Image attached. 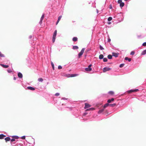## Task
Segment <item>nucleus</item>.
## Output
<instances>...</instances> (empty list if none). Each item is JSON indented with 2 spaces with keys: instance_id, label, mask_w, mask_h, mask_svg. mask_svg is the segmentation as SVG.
Wrapping results in <instances>:
<instances>
[{
  "instance_id": "obj_1",
  "label": "nucleus",
  "mask_w": 146,
  "mask_h": 146,
  "mask_svg": "<svg viewBox=\"0 0 146 146\" xmlns=\"http://www.w3.org/2000/svg\"><path fill=\"white\" fill-rule=\"evenodd\" d=\"M116 17L119 20V21H123L124 18L123 13L121 12L117 13L116 15Z\"/></svg>"
},
{
  "instance_id": "obj_2",
  "label": "nucleus",
  "mask_w": 146,
  "mask_h": 146,
  "mask_svg": "<svg viewBox=\"0 0 146 146\" xmlns=\"http://www.w3.org/2000/svg\"><path fill=\"white\" fill-rule=\"evenodd\" d=\"M57 31L56 30H55L53 34L52 38V41L53 43H54L55 41L56 35H57Z\"/></svg>"
},
{
  "instance_id": "obj_3",
  "label": "nucleus",
  "mask_w": 146,
  "mask_h": 146,
  "mask_svg": "<svg viewBox=\"0 0 146 146\" xmlns=\"http://www.w3.org/2000/svg\"><path fill=\"white\" fill-rule=\"evenodd\" d=\"M85 48H83L81 51L78 54V58H80L83 54L85 50Z\"/></svg>"
},
{
  "instance_id": "obj_4",
  "label": "nucleus",
  "mask_w": 146,
  "mask_h": 146,
  "mask_svg": "<svg viewBox=\"0 0 146 146\" xmlns=\"http://www.w3.org/2000/svg\"><path fill=\"white\" fill-rule=\"evenodd\" d=\"M139 91V90L137 89H131L129 90H128L126 92L128 94H130L133 92H136Z\"/></svg>"
},
{
  "instance_id": "obj_5",
  "label": "nucleus",
  "mask_w": 146,
  "mask_h": 146,
  "mask_svg": "<svg viewBox=\"0 0 146 146\" xmlns=\"http://www.w3.org/2000/svg\"><path fill=\"white\" fill-rule=\"evenodd\" d=\"M111 69V68H110L108 67H105L103 68V71L104 72H105L107 71L110 70Z\"/></svg>"
},
{
  "instance_id": "obj_6",
  "label": "nucleus",
  "mask_w": 146,
  "mask_h": 146,
  "mask_svg": "<svg viewBox=\"0 0 146 146\" xmlns=\"http://www.w3.org/2000/svg\"><path fill=\"white\" fill-rule=\"evenodd\" d=\"M91 107V105L87 103H85L84 109H86L88 108Z\"/></svg>"
},
{
  "instance_id": "obj_7",
  "label": "nucleus",
  "mask_w": 146,
  "mask_h": 146,
  "mask_svg": "<svg viewBox=\"0 0 146 146\" xmlns=\"http://www.w3.org/2000/svg\"><path fill=\"white\" fill-rule=\"evenodd\" d=\"M112 55L113 56L115 57H117L119 55L118 53H116L114 52H112Z\"/></svg>"
},
{
  "instance_id": "obj_8",
  "label": "nucleus",
  "mask_w": 146,
  "mask_h": 146,
  "mask_svg": "<svg viewBox=\"0 0 146 146\" xmlns=\"http://www.w3.org/2000/svg\"><path fill=\"white\" fill-rule=\"evenodd\" d=\"M27 88L28 90H29L32 91H34L35 90V88L31 86L27 87Z\"/></svg>"
},
{
  "instance_id": "obj_9",
  "label": "nucleus",
  "mask_w": 146,
  "mask_h": 146,
  "mask_svg": "<svg viewBox=\"0 0 146 146\" xmlns=\"http://www.w3.org/2000/svg\"><path fill=\"white\" fill-rule=\"evenodd\" d=\"M17 75H18V77L19 78H22L23 76V74L21 72H18Z\"/></svg>"
},
{
  "instance_id": "obj_10",
  "label": "nucleus",
  "mask_w": 146,
  "mask_h": 146,
  "mask_svg": "<svg viewBox=\"0 0 146 146\" xmlns=\"http://www.w3.org/2000/svg\"><path fill=\"white\" fill-rule=\"evenodd\" d=\"M85 70L86 72H90L92 70V68H85Z\"/></svg>"
},
{
  "instance_id": "obj_11",
  "label": "nucleus",
  "mask_w": 146,
  "mask_h": 146,
  "mask_svg": "<svg viewBox=\"0 0 146 146\" xmlns=\"http://www.w3.org/2000/svg\"><path fill=\"white\" fill-rule=\"evenodd\" d=\"M0 65L3 68H7L9 67V66L8 65H4L3 64H0Z\"/></svg>"
},
{
  "instance_id": "obj_12",
  "label": "nucleus",
  "mask_w": 146,
  "mask_h": 146,
  "mask_svg": "<svg viewBox=\"0 0 146 146\" xmlns=\"http://www.w3.org/2000/svg\"><path fill=\"white\" fill-rule=\"evenodd\" d=\"M114 100V98H112L111 99H108L107 101V102L108 103H111L112 101H113Z\"/></svg>"
},
{
  "instance_id": "obj_13",
  "label": "nucleus",
  "mask_w": 146,
  "mask_h": 146,
  "mask_svg": "<svg viewBox=\"0 0 146 146\" xmlns=\"http://www.w3.org/2000/svg\"><path fill=\"white\" fill-rule=\"evenodd\" d=\"M62 16L61 15L59 17H58V19L57 20V21L56 22V25H57L58 23H59V21L60 20V19L62 18Z\"/></svg>"
},
{
  "instance_id": "obj_14",
  "label": "nucleus",
  "mask_w": 146,
  "mask_h": 146,
  "mask_svg": "<svg viewBox=\"0 0 146 146\" xmlns=\"http://www.w3.org/2000/svg\"><path fill=\"white\" fill-rule=\"evenodd\" d=\"M104 110V108H103L101 109L98 112V113L99 114H100L103 112Z\"/></svg>"
},
{
  "instance_id": "obj_15",
  "label": "nucleus",
  "mask_w": 146,
  "mask_h": 146,
  "mask_svg": "<svg viewBox=\"0 0 146 146\" xmlns=\"http://www.w3.org/2000/svg\"><path fill=\"white\" fill-rule=\"evenodd\" d=\"M5 140L6 142L9 141L11 140V138L9 137H7L5 138Z\"/></svg>"
},
{
  "instance_id": "obj_16",
  "label": "nucleus",
  "mask_w": 146,
  "mask_h": 146,
  "mask_svg": "<svg viewBox=\"0 0 146 146\" xmlns=\"http://www.w3.org/2000/svg\"><path fill=\"white\" fill-rule=\"evenodd\" d=\"M124 59L125 60H127L129 62H130L131 60V58H128V57H125V58H124Z\"/></svg>"
},
{
  "instance_id": "obj_17",
  "label": "nucleus",
  "mask_w": 146,
  "mask_h": 146,
  "mask_svg": "<svg viewBox=\"0 0 146 146\" xmlns=\"http://www.w3.org/2000/svg\"><path fill=\"white\" fill-rule=\"evenodd\" d=\"M5 136H6L5 135L3 134H0V139H3L4 137Z\"/></svg>"
},
{
  "instance_id": "obj_18",
  "label": "nucleus",
  "mask_w": 146,
  "mask_h": 146,
  "mask_svg": "<svg viewBox=\"0 0 146 146\" xmlns=\"http://www.w3.org/2000/svg\"><path fill=\"white\" fill-rule=\"evenodd\" d=\"M78 38L76 37H74L72 38V40L74 42H76L78 40Z\"/></svg>"
},
{
  "instance_id": "obj_19",
  "label": "nucleus",
  "mask_w": 146,
  "mask_h": 146,
  "mask_svg": "<svg viewBox=\"0 0 146 146\" xmlns=\"http://www.w3.org/2000/svg\"><path fill=\"white\" fill-rule=\"evenodd\" d=\"M109 106V104L108 103L104 105L103 106V108L104 109L108 106Z\"/></svg>"
},
{
  "instance_id": "obj_20",
  "label": "nucleus",
  "mask_w": 146,
  "mask_h": 146,
  "mask_svg": "<svg viewBox=\"0 0 146 146\" xmlns=\"http://www.w3.org/2000/svg\"><path fill=\"white\" fill-rule=\"evenodd\" d=\"M125 4L123 2H122L121 3H120V7L122 8L123 7L124 5Z\"/></svg>"
},
{
  "instance_id": "obj_21",
  "label": "nucleus",
  "mask_w": 146,
  "mask_h": 146,
  "mask_svg": "<svg viewBox=\"0 0 146 146\" xmlns=\"http://www.w3.org/2000/svg\"><path fill=\"white\" fill-rule=\"evenodd\" d=\"M78 47L77 46H73L72 49L74 50L78 49Z\"/></svg>"
},
{
  "instance_id": "obj_22",
  "label": "nucleus",
  "mask_w": 146,
  "mask_h": 146,
  "mask_svg": "<svg viewBox=\"0 0 146 146\" xmlns=\"http://www.w3.org/2000/svg\"><path fill=\"white\" fill-rule=\"evenodd\" d=\"M146 54V49L143 50L141 54V55H144Z\"/></svg>"
},
{
  "instance_id": "obj_23",
  "label": "nucleus",
  "mask_w": 146,
  "mask_h": 146,
  "mask_svg": "<svg viewBox=\"0 0 146 146\" xmlns=\"http://www.w3.org/2000/svg\"><path fill=\"white\" fill-rule=\"evenodd\" d=\"M112 55H111V54H109L108 55L107 57L109 59H112Z\"/></svg>"
},
{
  "instance_id": "obj_24",
  "label": "nucleus",
  "mask_w": 146,
  "mask_h": 146,
  "mask_svg": "<svg viewBox=\"0 0 146 146\" xmlns=\"http://www.w3.org/2000/svg\"><path fill=\"white\" fill-rule=\"evenodd\" d=\"M95 109L94 108H88V109H87L86 110V111H90V110H93Z\"/></svg>"
},
{
  "instance_id": "obj_25",
  "label": "nucleus",
  "mask_w": 146,
  "mask_h": 146,
  "mask_svg": "<svg viewBox=\"0 0 146 146\" xmlns=\"http://www.w3.org/2000/svg\"><path fill=\"white\" fill-rule=\"evenodd\" d=\"M104 58V55L102 54H101L99 55V58L100 59H102Z\"/></svg>"
},
{
  "instance_id": "obj_26",
  "label": "nucleus",
  "mask_w": 146,
  "mask_h": 146,
  "mask_svg": "<svg viewBox=\"0 0 146 146\" xmlns=\"http://www.w3.org/2000/svg\"><path fill=\"white\" fill-rule=\"evenodd\" d=\"M78 75V74H71V77H74L75 76H76Z\"/></svg>"
},
{
  "instance_id": "obj_27",
  "label": "nucleus",
  "mask_w": 146,
  "mask_h": 146,
  "mask_svg": "<svg viewBox=\"0 0 146 146\" xmlns=\"http://www.w3.org/2000/svg\"><path fill=\"white\" fill-rule=\"evenodd\" d=\"M116 105L115 103H114L113 104H109V106L111 107H113L115 106Z\"/></svg>"
},
{
  "instance_id": "obj_28",
  "label": "nucleus",
  "mask_w": 146,
  "mask_h": 146,
  "mask_svg": "<svg viewBox=\"0 0 146 146\" xmlns=\"http://www.w3.org/2000/svg\"><path fill=\"white\" fill-rule=\"evenodd\" d=\"M12 137L14 138L15 139H18L19 138V137L17 135H13L12 136Z\"/></svg>"
},
{
  "instance_id": "obj_29",
  "label": "nucleus",
  "mask_w": 146,
  "mask_h": 146,
  "mask_svg": "<svg viewBox=\"0 0 146 146\" xmlns=\"http://www.w3.org/2000/svg\"><path fill=\"white\" fill-rule=\"evenodd\" d=\"M51 66H52L53 70H54V69H55L54 65L53 63L52 62H51Z\"/></svg>"
},
{
  "instance_id": "obj_30",
  "label": "nucleus",
  "mask_w": 146,
  "mask_h": 146,
  "mask_svg": "<svg viewBox=\"0 0 146 146\" xmlns=\"http://www.w3.org/2000/svg\"><path fill=\"white\" fill-rule=\"evenodd\" d=\"M108 93L110 95H112L114 94V92L113 91H110L108 92Z\"/></svg>"
},
{
  "instance_id": "obj_31",
  "label": "nucleus",
  "mask_w": 146,
  "mask_h": 146,
  "mask_svg": "<svg viewBox=\"0 0 146 146\" xmlns=\"http://www.w3.org/2000/svg\"><path fill=\"white\" fill-rule=\"evenodd\" d=\"M108 59L106 58H103V61L104 62H106L108 61Z\"/></svg>"
},
{
  "instance_id": "obj_32",
  "label": "nucleus",
  "mask_w": 146,
  "mask_h": 146,
  "mask_svg": "<svg viewBox=\"0 0 146 146\" xmlns=\"http://www.w3.org/2000/svg\"><path fill=\"white\" fill-rule=\"evenodd\" d=\"M112 19V17H109L108 18V20L109 21H111Z\"/></svg>"
},
{
  "instance_id": "obj_33",
  "label": "nucleus",
  "mask_w": 146,
  "mask_h": 146,
  "mask_svg": "<svg viewBox=\"0 0 146 146\" xmlns=\"http://www.w3.org/2000/svg\"><path fill=\"white\" fill-rule=\"evenodd\" d=\"M38 81L39 82H42L43 81V79L42 78H39L38 79Z\"/></svg>"
},
{
  "instance_id": "obj_34",
  "label": "nucleus",
  "mask_w": 146,
  "mask_h": 146,
  "mask_svg": "<svg viewBox=\"0 0 146 146\" xmlns=\"http://www.w3.org/2000/svg\"><path fill=\"white\" fill-rule=\"evenodd\" d=\"M0 57H5V55L2 54V53H1V52H0Z\"/></svg>"
},
{
  "instance_id": "obj_35",
  "label": "nucleus",
  "mask_w": 146,
  "mask_h": 146,
  "mask_svg": "<svg viewBox=\"0 0 146 146\" xmlns=\"http://www.w3.org/2000/svg\"><path fill=\"white\" fill-rule=\"evenodd\" d=\"M44 14H43L40 18V19L43 20V19L44 18Z\"/></svg>"
},
{
  "instance_id": "obj_36",
  "label": "nucleus",
  "mask_w": 146,
  "mask_h": 146,
  "mask_svg": "<svg viewBox=\"0 0 146 146\" xmlns=\"http://www.w3.org/2000/svg\"><path fill=\"white\" fill-rule=\"evenodd\" d=\"M7 71L9 73H11L12 72V70L9 69L7 70Z\"/></svg>"
},
{
  "instance_id": "obj_37",
  "label": "nucleus",
  "mask_w": 146,
  "mask_h": 146,
  "mask_svg": "<svg viewBox=\"0 0 146 146\" xmlns=\"http://www.w3.org/2000/svg\"><path fill=\"white\" fill-rule=\"evenodd\" d=\"M99 48L101 50H103L104 49V48L101 45H100Z\"/></svg>"
},
{
  "instance_id": "obj_38",
  "label": "nucleus",
  "mask_w": 146,
  "mask_h": 146,
  "mask_svg": "<svg viewBox=\"0 0 146 146\" xmlns=\"http://www.w3.org/2000/svg\"><path fill=\"white\" fill-rule=\"evenodd\" d=\"M125 64H121L119 66V67L120 68H122L123 67L124 65Z\"/></svg>"
},
{
  "instance_id": "obj_39",
  "label": "nucleus",
  "mask_w": 146,
  "mask_h": 146,
  "mask_svg": "<svg viewBox=\"0 0 146 146\" xmlns=\"http://www.w3.org/2000/svg\"><path fill=\"white\" fill-rule=\"evenodd\" d=\"M135 54V52L133 51H132L130 53V55H133Z\"/></svg>"
},
{
  "instance_id": "obj_40",
  "label": "nucleus",
  "mask_w": 146,
  "mask_h": 146,
  "mask_svg": "<svg viewBox=\"0 0 146 146\" xmlns=\"http://www.w3.org/2000/svg\"><path fill=\"white\" fill-rule=\"evenodd\" d=\"M71 74H68L66 75V76L68 78L71 77Z\"/></svg>"
},
{
  "instance_id": "obj_41",
  "label": "nucleus",
  "mask_w": 146,
  "mask_h": 146,
  "mask_svg": "<svg viewBox=\"0 0 146 146\" xmlns=\"http://www.w3.org/2000/svg\"><path fill=\"white\" fill-rule=\"evenodd\" d=\"M62 66L60 65H59L58 66V69L59 70L61 69H62Z\"/></svg>"
},
{
  "instance_id": "obj_42",
  "label": "nucleus",
  "mask_w": 146,
  "mask_h": 146,
  "mask_svg": "<svg viewBox=\"0 0 146 146\" xmlns=\"http://www.w3.org/2000/svg\"><path fill=\"white\" fill-rule=\"evenodd\" d=\"M15 140L14 138H12L10 140L11 142L14 141H15Z\"/></svg>"
},
{
  "instance_id": "obj_43",
  "label": "nucleus",
  "mask_w": 146,
  "mask_h": 146,
  "mask_svg": "<svg viewBox=\"0 0 146 146\" xmlns=\"http://www.w3.org/2000/svg\"><path fill=\"white\" fill-rule=\"evenodd\" d=\"M122 2V0H118L117 1V3H119L120 4V3H121Z\"/></svg>"
},
{
  "instance_id": "obj_44",
  "label": "nucleus",
  "mask_w": 146,
  "mask_h": 146,
  "mask_svg": "<svg viewBox=\"0 0 146 146\" xmlns=\"http://www.w3.org/2000/svg\"><path fill=\"white\" fill-rule=\"evenodd\" d=\"M142 46H146V42H144L142 44Z\"/></svg>"
},
{
  "instance_id": "obj_45",
  "label": "nucleus",
  "mask_w": 146,
  "mask_h": 146,
  "mask_svg": "<svg viewBox=\"0 0 146 146\" xmlns=\"http://www.w3.org/2000/svg\"><path fill=\"white\" fill-rule=\"evenodd\" d=\"M59 95H60V94H59V93H58V92H57V93H56L54 95H55V96H59Z\"/></svg>"
},
{
  "instance_id": "obj_46",
  "label": "nucleus",
  "mask_w": 146,
  "mask_h": 146,
  "mask_svg": "<svg viewBox=\"0 0 146 146\" xmlns=\"http://www.w3.org/2000/svg\"><path fill=\"white\" fill-rule=\"evenodd\" d=\"M22 139H25V136H23L21 137Z\"/></svg>"
},
{
  "instance_id": "obj_47",
  "label": "nucleus",
  "mask_w": 146,
  "mask_h": 146,
  "mask_svg": "<svg viewBox=\"0 0 146 146\" xmlns=\"http://www.w3.org/2000/svg\"><path fill=\"white\" fill-rule=\"evenodd\" d=\"M110 41H111V39L109 37L108 38V42H110Z\"/></svg>"
},
{
  "instance_id": "obj_48",
  "label": "nucleus",
  "mask_w": 146,
  "mask_h": 146,
  "mask_svg": "<svg viewBox=\"0 0 146 146\" xmlns=\"http://www.w3.org/2000/svg\"><path fill=\"white\" fill-rule=\"evenodd\" d=\"M42 20H43L40 19V21L39 22V23L40 24H42Z\"/></svg>"
},
{
  "instance_id": "obj_49",
  "label": "nucleus",
  "mask_w": 146,
  "mask_h": 146,
  "mask_svg": "<svg viewBox=\"0 0 146 146\" xmlns=\"http://www.w3.org/2000/svg\"><path fill=\"white\" fill-rule=\"evenodd\" d=\"M68 99L67 98H62L61 100H67Z\"/></svg>"
},
{
  "instance_id": "obj_50",
  "label": "nucleus",
  "mask_w": 146,
  "mask_h": 146,
  "mask_svg": "<svg viewBox=\"0 0 146 146\" xmlns=\"http://www.w3.org/2000/svg\"><path fill=\"white\" fill-rule=\"evenodd\" d=\"M109 8L111 9H112V7L111 5H110Z\"/></svg>"
},
{
  "instance_id": "obj_51",
  "label": "nucleus",
  "mask_w": 146,
  "mask_h": 146,
  "mask_svg": "<svg viewBox=\"0 0 146 146\" xmlns=\"http://www.w3.org/2000/svg\"><path fill=\"white\" fill-rule=\"evenodd\" d=\"M92 66V64H89V66H88V67L89 68H91V67Z\"/></svg>"
},
{
  "instance_id": "obj_52",
  "label": "nucleus",
  "mask_w": 146,
  "mask_h": 146,
  "mask_svg": "<svg viewBox=\"0 0 146 146\" xmlns=\"http://www.w3.org/2000/svg\"><path fill=\"white\" fill-rule=\"evenodd\" d=\"M32 37V35H31L29 36V39H31Z\"/></svg>"
},
{
  "instance_id": "obj_53",
  "label": "nucleus",
  "mask_w": 146,
  "mask_h": 146,
  "mask_svg": "<svg viewBox=\"0 0 146 146\" xmlns=\"http://www.w3.org/2000/svg\"><path fill=\"white\" fill-rule=\"evenodd\" d=\"M87 114V112H85L84 113V115H86Z\"/></svg>"
},
{
  "instance_id": "obj_54",
  "label": "nucleus",
  "mask_w": 146,
  "mask_h": 146,
  "mask_svg": "<svg viewBox=\"0 0 146 146\" xmlns=\"http://www.w3.org/2000/svg\"><path fill=\"white\" fill-rule=\"evenodd\" d=\"M108 25H110V24H111V22H110V21H109V22H108Z\"/></svg>"
},
{
  "instance_id": "obj_55",
  "label": "nucleus",
  "mask_w": 146,
  "mask_h": 146,
  "mask_svg": "<svg viewBox=\"0 0 146 146\" xmlns=\"http://www.w3.org/2000/svg\"><path fill=\"white\" fill-rule=\"evenodd\" d=\"M35 47H34V46H33V47H32V48H31V50H33V49H34V48Z\"/></svg>"
},
{
  "instance_id": "obj_56",
  "label": "nucleus",
  "mask_w": 146,
  "mask_h": 146,
  "mask_svg": "<svg viewBox=\"0 0 146 146\" xmlns=\"http://www.w3.org/2000/svg\"><path fill=\"white\" fill-rule=\"evenodd\" d=\"M16 78H17L16 77H14L13 78V80H16Z\"/></svg>"
},
{
  "instance_id": "obj_57",
  "label": "nucleus",
  "mask_w": 146,
  "mask_h": 146,
  "mask_svg": "<svg viewBox=\"0 0 146 146\" xmlns=\"http://www.w3.org/2000/svg\"><path fill=\"white\" fill-rule=\"evenodd\" d=\"M69 108L70 109V110H72V107H70V108Z\"/></svg>"
},
{
  "instance_id": "obj_58",
  "label": "nucleus",
  "mask_w": 146,
  "mask_h": 146,
  "mask_svg": "<svg viewBox=\"0 0 146 146\" xmlns=\"http://www.w3.org/2000/svg\"><path fill=\"white\" fill-rule=\"evenodd\" d=\"M97 13H98V9H96Z\"/></svg>"
},
{
  "instance_id": "obj_59",
  "label": "nucleus",
  "mask_w": 146,
  "mask_h": 146,
  "mask_svg": "<svg viewBox=\"0 0 146 146\" xmlns=\"http://www.w3.org/2000/svg\"><path fill=\"white\" fill-rule=\"evenodd\" d=\"M111 63H111V62H110V63H108V64H111Z\"/></svg>"
},
{
  "instance_id": "obj_60",
  "label": "nucleus",
  "mask_w": 146,
  "mask_h": 146,
  "mask_svg": "<svg viewBox=\"0 0 146 146\" xmlns=\"http://www.w3.org/2000/svg\"><path fill=\"white\" fill-rule=\"evenodd\" d=\"M125 1H127L128 0H124Z\"/></svg>"
},
{
  "instance_id": "obj_61",
  "label": "nucleus",
  "mask_w": 146,
  "mask_h": 146,
  "mask_svg": "<svg viewBox=\"0 0 146 146\" xmlns=\"http://www.w3.org/2000/svg\"><path fill=\"white\" fill-rule=\"evenodd\" d=\"M88 51H89V50H88L87 51V52H88Z\"/></svg>"
}]
</instances>
